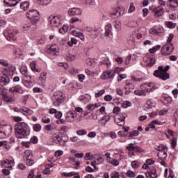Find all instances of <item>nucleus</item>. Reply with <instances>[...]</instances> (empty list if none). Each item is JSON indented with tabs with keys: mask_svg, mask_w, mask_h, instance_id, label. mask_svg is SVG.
<instances>
[{
	"mask_svg": "<svg viewBox=\"0 0 178 178\" xmlns=\"http://www.w3.org/2000/svg\"><path fill=\"white\" fill-rule=\"evenodd\" d=\"M170 66L166 65L165 68H163V66H159L157 70H155L154 72V76L155 77H159L161 80H168L170 75L169 73H168V70H169Z\"/></svg>",
	"mask_w": 178,
	"mask_h": 178,
	"instance_id": "f257e3e1",
	"label": "nucleus"
},
{
	"mask_svg": "<svg viewBox=\"0 0 178 178\" xmlns=\"http://www.w3.org/2000/svg\"><path fill=\"white\" fill-rule=\"evenodd\" d=\"M15 130L18 138H24L27 136V124L24 122H18L15 127Z\"/></svg>",
	"mask_w": 178,
	"mask_h": 178,
	"instance_id": "f03ea898",
	"label": "nucleus"
},
{
	"mask_svg": "<svg viewBox=\"0 0 178 178\" xmlns=\"http://www.w3.org/2000/svg\"><path fill=\"white\" fill-rule=\"evenodd\" d=\"M120 71V68L116 67L114 70H108L107 71H104L102 75L101 79L102 80H108V79H112L113 77H115V75L116 73H119Z\"/></svg>",
	"mask_w": 178,
	"mask_h": 178,
	"instance_id": "7ed1b4c3",
	"label": "nucleus"
},
{
	"mask_svg": "<svg viewBox=\"0 0 178 178\" xmlns=\"http://www.w3.org/2000/svg\"><path fill=\"white\" fill-rule=\"evenodd\" d=\"M26 17L31 19L33 24H36L40 21V13L35 10H29L26 13Z\"/></svg>",
	"mask_w": 178,
	"mask_h": 178,
	"instance_id": "20e7f679",
	"label": "nucleus"
},
{
	"mask_svg": "<svg viewBox=\"0 0 178 178\" xmlns=\"http://www.w3.org/2000/svg\"><path fill=\"white\" fill-rule=\"evenodd\" d=\"M55 106H59L60 104L65 102V97L63 94L60 92H56L51 97Z\"/></svg>",
	"mask_w": 178,
	"mask_h": 178,
	"instance_id": "39448f33",
	"label": "nucleus"
},
{
	"mask_svg": "<svg viewBox=\"0 0 178 178\" xmlns=\"http://www.w3.org/2000/svg\"><path fill=\"white\" fill-rule=\"evenodd\" d=\"M175 51V46L173 44H165L161 48V52L164 56H168Z\"/></svg>",
	"mask_w": 178,
	"mask_h": 178,
	"instance_id": "423d86ee",
	"label": "nucleus"
},
{
	"mask_svg": "<svg viewBox=\"0 0 178 178\" xmlns=\"http://www.w3.org/2000/svg\"><path fill=\"white\" fill-rule=\"evenodd\" d=\"M50 24L54 27H59L62 24V18L60 16L50 17Z\"/></svg>",
	"mask_w": 178,
	"mask_h": 178,
	"instance_id": "0eeeda50",
	"label": "nucleus"
},
{
	"mask_svg": "<svg viewBox=\"0 0 178 178\" xmlns=\"http://www.w3.org/2000/svg\"><path fill=\"white\" fill-rule=\"evenodd\" d=\"M77 117V113L74 111H70L67 112L65 120L69 122H74V118Z\"/></svg>",
	"mask_w": 178,
	"mask_h": 178,
	"instance_id": "6e6552de",
	"label": "nucleus"
},
{
	"mask_svg": "<svg viewBox=\"0 0 178 178\" xmlns=\"http://www.w3.org/2000/svg\"><path fill=\"white\" fill-rule=\"evenodd\" d=\"M47 52L49 54V55H58L59 52V47L56 44H53L47 50Z\"/></svg>",
	"mask_w": 178,
	"mask_h": 178,
	"instance_id": "1a4fd4ad",
	"label": "nucleus"
},
{
	"mask_svg": "<svg viewBox=\"0 0 178 178\" xmlns=\"http://www.w3.org/2000/svg\"><path fill=\"white\" fill-rule=\"evenodd\" d=\"M10 83V78L9 76L6 74H3V76H0V86L3 87L4 86H8Z\"/></svg>",
	"mask_w": 178,
	"mask_h": 178,
	"instance_id": "9d476101",
	"label": "nucleus"
},
{
	"mask_svg": "<svg viewBox=\"0 0 178 178\" xmlns=\"http://www.w3.org/2000/svg\"><path fill=\"white\" fill-rule=\"evenodd\" d=\"M124 88H125L124 94L126 95H129V94H130V92H133V90H134V84H133V83L131 82L126 81Z\"/></svg>",
	"mask_w": 178,
	"mask_h": 178,
	"instance_id": "9b49d317",
	"label": "nucleus"
},
{
	"mask_svg": "<svg viewBox=\"0 0 178 178\" xmlns=\"http://www.w3.org/2000/svg\"><path fill=\"white\" fill-rule=\"evenodd\" d=\"M126 118H127V114L124 113L122 114V117L119 118L116 117L115 118V122L118 125V126H124V120H126Z\"/></svg>",
	"mask_w": 178,
	"mask_h": 178,
	"instance_id": "f8f14e48",
	"label": "nucleus"
},
{
	"mask_svg": "<svg viewBox=\"0 0 178 178\" xmlns=\"http://www.w3.org/2000/svg\"><path fill=\"white\" fill-rule=\"evenodd\" d=\"M69 16H79L81 15V9L79 8H72L68 10Z\"/></svg>",
	"mask_w": 178,
	"mask_h": 178,
	"instance_id": "ddd939ff",
	"label": "nucleus"
},
{
	"mask_svg": "<svg viewBox=\"0 0 178 178\" xmlns=\"http://www.w3.org/2000/svg\"><path fill=\"white\" fill-rule=\"evenodd\" d=\"M141 87H144L145 88V90L147 92H151L152 90H155L156 86L154 83H146L143 85H141Z\"/></svg>",
	"mask_w": 178,
	"mask_h": 178,
	"instance_id": "4468645a",
	"label": "nucleus"
},
{
	"mask_svg": "<svg viewBox=\"0 0 178 178\" xmlns=\"http://www.w3.org/2000/svg\"><path fill=\"white\" fill-rule=\"evenodd\" d=\"M165 12V10H163V8L162 7H157L153 10V13L154 14L155 17H160V16H162Z\"/></svg>",
	"mask_w": 178,
	"mask_h": 178,
	"instance_id": "2eb2a0df",
	"label": "nucleus"
},
{
	"mask_svg": "<svg viewBox=\"0 0 178 178\" xmlns=\"http://www.w3.org/2000/svg\"><path fill=\"white\" fill-rule=\"evenodd\" d=\"M145 62L146 63V66L151 67V66H154L155 65L156 60L154 56H149L145 59Z\"/></svg>",
	"mask_w": 178,
	"mask_h": 178,
	"instance_id": "dca6fc26",
	"label": "nucleus"
},
{
	"mask_svg": "<svg viewBox=\"0 0 178 178\" xmlns=\"http://www.w3.org/2000/svg\"><path fill=\"white\" fill-rule=\"evenodd\" d=\"M31 79H33L32 76H26L24 77V82L26 87H31V84H33V81H34L31 80Z\"/></svg>",
	"mask_w": 178,
	"mask_h": 178,
	"instance_id": "f3484780",
	"label": "nucleus"
},
{
	"mask_svg": "<svg viewBox=\"0 0 178 178\" xmlns=\"http://www.w3.org/2000/svg\"><path fill=\"white\" fill-rule=\"evenodd\" d=\"M157 156L161 161H164V159H166V158H168V153L165 152V149H161L159 152Z\"/></svg>",
	"mask_w": 178,
	"mask_h": 178,
	"instance_id": "a211bd4d",
	"label": "nucleus"
},
{
	"mask_svg": "<svg viewBox=\"0 0 178 178\" xmlns=\"http://www.w3.org/2000/svg\"><path fill=\"white\" fill-rule=\"evenodd\" d=\"M20 113H23L24 115H33V110L27 108V107H22V108H20Z\"/></svg>",
	"mask_w": 178,
	"mask_h": 178,
	"instance_id": "6ab92c4d",
	"label": "nucleus"
},
{
	"mask_svg": "<svg viewBox=\"0 0 178 178\" xmlns=\"http://www.w3.org/2000/svg\"><path fill=\"white\" fill-rule=\"evenodd\" d=\"M104 35L106 37H109V35H112V25L108 24L105 27V33Z\"/></svg>",
	"mask_w": 178,
	"mask_h": 178,
	"instance_id": "aec40b11",
	"label": "nucleus"
},
{
	"mask_svg": "<svg viewBox=\"0 0 178 178\" xmlns=\"http://www.w3.org/2000/svg\"><path fill=\"white\" fill-rule=\"evenodd\" d=\"M3 97L5 102H15V97L7 95L6 93H3Z\"/></svg>",
	"mask_w": 178,
	"mask_h": 178,
	"instance_id": "412c9836",
	"label": "nucleus"
},
{
	"mask_svg": "<svg viewBox=\"0 0 178 178\" xmlns=\"http://www.w3.org/2000/svg\"><path fill=\"white\" fill-rule=\"evenodd\" d=\"M68 140L69 138L67 136L61 135L60 140H58V144H60V145H65V144L67 143Z\"/></svg>",
	"mask_w": 178,
	"mask_h": 178,
	"instance_id": "4be33fe9",
	"label": "nucleus"
},
{
	"mask_svg": "<svg viewBox=\"0 0 178 178\" xmlns=\"http://www.w3.org/2000/svg\"><path fill=\"white\" fill-rule=\"evenodd\" d=\"M33 159V152L31 150H26L24 156V161H26L27 159Z\"/></svg>",
	"mask_w": 178,
	"mask_h": 178,
	"instance_id": "5701e85b",
	"label": "nucleus"
},
{
	"mask_svg": "<svg viewBox=\"0 0 178 178\" xmlns=\"http://www.w3.org/2000/svg\"><path fill=\"white\" fill-rule=\"evenodd\" d=\"M13 163V162L12 161V160H8L6 159L4 160V161L1 163V165H3V166H4V168H12V164Z\"/></svg>",
	"mask_w": 178,
	"mask_h": 178,
	"instance_id": "b1692460",
	"label": "nucleus"
},
{
	"mask_svg": "<svg viewBox=\"0 0 178 178\" xmlns=\"http://www.w3.org/2000/svg\"><path fill=\"white\" fill-rule=\"evenodd\" d=\"M61 135L54 134L51 136V139L53 143H55V144H59V140L60 139Z\"/></svg>",
	"mask_w": 178,
	"mask_h": 178,
	"instance_id": "393cba45",
	"label": "nucleus"
},
{
	"mask_svg": "<svg viewBox=\"0 0 178 178\" xmlns=\"http://www.w3.org/2000/svg\"><path fill=\"white\" fill-rule=\"evenodd\" d=\"M99 34V29H97V28H95L92 30V32H91V34H90V36L92 38H97V37H98Z\"/></svg>",
	"mask_w": 178,
	"mask_h": 178,
	"instance_id": "a878e982",
	"label": "nucleus"
},
{
	"mask_svg": "<svg viewBox=\"0 0 178 178\" xmlns=\"http://www.w3.org/2000/svg\"><path fill=\"white\" fill-rule=\"evenodd\" d=\"M110 17L112 19H118V17H120V13L118 12V10H115L113 12H111L109 13Z\"/></svg>",
	"mask_w": 178,
	"mask_h": 178,
	"instance_id": "bb28decb",
	"label": "nucleus"
},
{
	"mask_svg": "<svg viewBox=\"0 0 178 178\" xmlns=\"http://www.w3.org/2000/svg\"><path fill=\"white\" fill-rule=\"evenodd\" d=\"M148 172L152 174V178L158 177V175H156V169L155 167H151Z\"/></svg>",
	"mask_w": 178,
	"mask_h": 178,
	"instance_id": "cd10ccee",
	"label": "nucleus"
},
{
	"mask_svg": "<svg viewBox=\"0 0 178 178\" xmlns=\"http://www.w3.org/2000/svg\"><path fill=\"white\" fill-rule=\"evenodd\" d=\"M6 38L8 41H10V40H15V33L12 31H8L7 32V37H6Z\"/></svg>",
	"mask_w": 178,
	"mask_h": 178,
	"instance_id": "c85d7f7f",
	"label": "nucleus"
},
{
	"mask_svg": "<svg viewBox=\"0 0 178 178\" xmlns=\"http://www.w3.org/2000/svg\"><path fill=\"white\" fill-rule=\"evenodd\" d=\"M66 59L68 62H72L73 60H76V56L73 55L70 53L66 54Z\"/></svg>",
	"mask_w": 178,
	"mask_h": 178,
	"instance_id": "c756f323",
	"label": "nucleus"
},
{
	"mask_svg": "<svg viewBox=\"0 0 178 178\" xmlns=\"http://www.w3.org/2000/svg\"><path fill=\"white\" fill-rule=\"evenodd\" d=\"M31 69L33 70V72H36L37 73H40L41 71H40L38 69H37V63L35 61H33L30 63Z\"/></svg>",
	"mask_w": 178,
	"mask_h": 178,
	"instance_id": "7c9ffc66",
	"label": "nucleus"
},
{
	"mask_svg": "<svg viewBox=\"0 0 178 178\" xmlns=\"http://www.w3.org/2000/svg\"><path fill=\"white\" fill-rule=\"evenodd\" d=\"M29 6H30V3H29V1H24L21 3L20 4V8L21 9H23V10H27Z\"/></svg>",
	"mask_w": 178,
	"mask_h": 178,
	"instance_id": "2f4dec72",
	"label": "nucleus"
},
{
	"mask_svg": "<svg viewBox=\"0 0 178 178\" xmlns=\"http://www.w3.org/2000/svg\"><path fill=\"white\" fill-rule=\"evenodd\" d=\"M32 24H33V23H31V22L24 24L22 26L24 31H29V30H30V29H31Z\"/></svg>",
	"mask_w": 178,
	"mask_h": 178,
	"instance_id": "473e14b6",
	"label": "nucleus"
},
{
	"mask_svg": "<svg viewBox=\"0 0 178 178\" xmlns=\"http://www.w3.org/2000/svg\"><path fill=\"white\" fill-rule=\"evenodd\" d=\"M170 8H177L178 0H168Z\"/></svg>",
	"mask_w": 178,
	"mask_h": 178,
	"instance_id": "72a5a7b5",
	"label": "nucleus"
},
{
	"mask_svg": "<svg viewBox=\"0 0 178 178\" xmlns=\"http://www.w3.org/2000/svg\"><path fill=\"white\" fill-rule=\"evenodd\" d=\"M135 95H143V97H145L147 95V93L145 92V90H136L134 91Z\"/></svg>",
	"mask_w": 178,
	"mask_h": 178,
	"instance_id": "f704fd0d",
	"label": "nucleus"
},
{
	"mask_svg": "<svg viewBox=\"0 0 178 178\" xmlns=\"http://www.w3.org/2000/svg\"><path fill=\"white\" fill-rule=\"evenodd\" d=\"M108 162L113 165V166H118L119 165V161L118 159L110 158Z\"/></svg>",
	"mask_w": 178,
	"mask_h": 178,
	"instance_id": "c9c22d12",
	"label": "nucleus"
},
{
	"mask_svg": "<svg viewBox=\"0 0 178 178\" xmlns=\"http://www.w3.org/2000/svg\"><path fill=\"white\" fill-rule=\"evenodd\" d=\"M161 49V45L158 44L156 46H154L152 49H149V52L151 54H155L156 51H159Z\"/></svg>",
	"mask_w": 178,
	"mask_h": 178,
	"instance_id": "e433bc0d",
	"label": "nucleus"
},
{
	"mask_svg": "<svg viewBox=\"0 0 178 178\" xmlns=\"http://www.w3.org/2000/svg\"><path fill=\"white\" fill-rule=\"evenodd\" d=\"M67 30H69V26L64 25L62 28L59 29V33H60V34H65V33H66Z\"/></svg>",
	"mask_w": 178,
	"mask_h": 178,
	"instance_id": "4c0bfd02",
	"label": "nucleus"
},
{
	"mask_svg": "<svg viewBox=\"0 0 178 178\" xmlns=\"http://www.w3.org/2000/svg\"><path fill=\"white\" fill-rule=\"evenodd\" d=\"M19 2H20V0H9V2L6 3L10 5V6H16V4Z\"/></svg>",
	"mask_w": 178,
	"mask_h": 178,
	"instance_id": "58836bf2",
	"label": "nucleus"
},
{
	"mask_svg": "<svg viewBox=\"0 0 178 178\" xmlns=\"http://www.w3.org/2000/svg\"><path fill=\"white\" fill-rule=\"evenodd\" d=\"M15 91L16 92H19V94H23V92H24V90H23V88L20 85H17L15 86Z\"/></svg>",
	"mask_w": 178,
	"mask_h": 178,
	"instance_id": "ea45409f",
	"label": "nucleus"
},
{
	"mask_svg": "<svg viewBox=\"0 0 178 178\" xmlns=\"http://www.w3.org/2000/svg\"><path fill=\"white\" fill-rule=\"evenodd\" d=\"M150 34H152L153 35H159V31L155 28H152L149 30Z\"/></svg>",
	"mask_w": 178,
	"mask_h": 178,
	"instance_id": "a19ab883",
	"label": "nucleus"
},
{
	"mask_svg": "<svg viewBox=\"0 0 178 178\" xmlns=\"http://www.w3.org/2000/svg\"><path fill=\"white\" fill-rule=\"evenodd\" d=\"M51 2V0H38L39 5H48Z\"/></svg>",
	"mask_w": 178,
	"mask_h": 178,
	"instance_id": "79ce46f5",
	"label": "nucleus"
},
{
	"mask_svg": "<svg viewBox=\"0 0 178 178\" xmlns=\"http://www.w3.org/2000/svg\"><path fill=\"white\" fill-rule=\"evenodd\" d=\"M126 175L127 176V177H136V173L131 170H128L126 173Z\"/></svg>",
	"mask_w": 178,
	"mask_h": 178,
	"instance_id": "37998d69",
	"label": "nucleus"
},
{
	"mask_svg": "<svg viewBox=\"0 0 178 178\" xmlns=\"http://www.w3.org/2000/svg\"><path fill=\"white\" fill-rule=\"evenodd\" d=\"M131 106V103L129 101L124 102L122 103V108L127 109V108Z\"/></svg>",
	"mask_w": 178,
	"mask_h": 178,
	"instance_id": "c03bdc74",
	"label": "nucleus"
},
{
	"mask_svg": "<svg viewBox=\"0 0 178 178\" xmlns=\"http://www.w3.org/2000/svg\"><path fill=\"white\" fill-rule=\"evenodd\" d=\"M105 94V90L102 89L97 93H95V98H99L101 95H104Z\"/></svg>",
	"mask_w": 178,
	"mask_h": 178,
	"instance_id": "a18cd8bd",
	"label": "nucleus"
},
{
	"mask_svg": "<svg viewBox=\"0 0 178 178\" xmlns=\"http://www.w3.org/2000/svg\"><path fill=\"white\" fill-rule=\"evenodd\" d=\"M136 10V7L134 6V3H130L129 8L128 10L129 13H133Z\"/></svg>",
	"mask_w": 178,
	"mask_h": 178,
	"instance_id": "49530a36",
	"label": "nucleus"
},
{
	"mask_svg": "<svg viewBox=\"0 0 178 178\" xmlns=\"http://www.w3.org/2000/svg\"><path fill=\"white\" fill-rule=\"evenodd\" d=\"M34 131H41V124H35L33 126Z\"/></svg>",
	"mask_w": 178,
	"mask_h": 178,
	"instance_id": "de8ad7c7",
	"label": "nucleus"
},
{
	"mask_svg": "<svg viewBox=\"0 0 178 178\" xmlns=\"http://www.w3.org/2000/svg\"><path fill=\"white\" fill-rule=\"evenodd\" d=\"M105 120V122H102L103 124H106L109 120H111V116L110 115H106L104 116L102 118V122H104Z\"/></svg>",
	"mask_w": 178,
	"mask_h": 178,
	"instance_id": "09e8293b",
	"label": "nucleus"
},
{
	"mask_svg": "<svg viewBox=\"0 0 178 178\" xmlns=\"http://www.w3.org/2000/svg\"><path fill=\"white\" fill-rule=\"evenodd\" d=\"M76 134H78V136H86L87 131L86 129L78 130L76 131Z\"/></svg>",
	"mask_w": 178,
	"mask_h": 178,
	"instance_id": "8fccbe9b",
	"label": "nucleus"
},
{
	"mask_svg": "<svg viewBox=\"0 0 178 178\" xmlns=\"http://www.w3.org/2000/svg\"><path fill=\"white\" fill-rule=\"evenodd\" d=\"M20 72H21L22 74H23V76H24V77H26V76H30V75L27 74V67H22L20 69Z\"/></svg>",
	"mask_w": 178,
	"mask_h": 178,
	"instance_id": "3c124183",
	"label": "nucleus"
},
{
	"mask_svg": "<svg viewBox=\"0 0 178 178\" xmlns=\"http://www.w3.org/2000/svg\"><path fill=\"white\" fill-rule=\"evenodd\" d=\"M24 161L28 166H32V165H34V160H33V159H28Z\"/></svg>",
	"mask_w": 178,
	"mask_h": 178,
	"instance_id": "603ef678",
	"label": "nucleus"
},
{
	"mask_svg": "<svg viewBox=\"0 0 178 178\" xmlns=\"http://www.w3.org/2000/svg\"><path fill=\"white\" fill-rule=\"evenodd\" d=\"M134 143H129L127 147V149L128 151H134Z\"/></svg>",
	"mask_w": 178,
	"mask_h": 178,
	"instance_id": "864d4df0",
	"label": "nucleus"
},
{
	"mask_svg": "<svg viewBox=\"0 0 178 178\" xmlns=\"http://www.w3.org/2000/svg\"><path fill=\"white\" fill-rule=\"evenodd\" d=\"M131 60V54H129L124 60L125 65H130Z\"/></svg>",
	"mask_w": 178,
	"mask_h": 178,
	"instance_id": "5fc2aeb1",
	"label": "nucleus"
},
{
	"mask_svg": "<svg viewBox=\"0 0 178 178\" xmlns=\"http://www.w3.org/2000/svg\"><path fill=\"white\" fill-rule=\"evenodd\" d=\"M140 135V131H133L132 133L129 134V137H137V136Z\"/></svg>",
	"mask_w": 178,
	"mask_h": 178,
	"instance_id": "6e6d98bb",
	"label": "nucleus"
},
{
	"mask_svg": "<svg viewBox=\"0 0 178 178\" xmlns=\"http://www.w3.org/2000/svg\"><path fill=\"white\" fill-rule=\"evenodd\" d=\"M167 26L169 27V29H175L176 27V24L172 22H166Z\"/></svg>",
	"mask_w": 178,
	"mask_h": 178,
	"instance_id": "4d7b16f0",
	"label": "nucleus"
},
{
	"mask_svg": "<svg viewBox=\"0 0 178 178\" xmlns=\"http://www.w3.org/2000/svg\"><path fill=\"white\" fill-rule=\"evenodd\" d=\"M131 166L134 168H137L138 166H140V163L137 161H134L131 162Z\"/></svg>",
	"mask_w": 178,
	"mask_h": 178,
	"instance_id": "13d9d810",
	"label": "nucleus"
},
{
	"mask_svg": "<svg viewBox=\"0 0 178 178\" xmlns=\"http://www.w3.org/2000/svg\"><path fill=\"white\" fill-rule=\"evenodd\" d=\"M115 60L118 65H122V63H123V58L122 57H117L115 58Z\"/></svg>",
	"mask_w": 178,
	"mask_h": 178,
	"instance_id": "bf43d9fd",
	"label": "nucleus"
},
{
	"mask_svg": "<svg viewBox=\"0 0 178 178\" xmlns=\"http://www.w3.org/2000/svg\"><path fill=\"white\" fill-rule=\"evenodd\" d=\"M86 108L88 109V111H92L94 109H95V104H89Z\"/></svg>",
	"mask_w": 178,
	"mask_h": 178,
	"instance_id": "052dcab7",
	"label": "nucleus"
},
{
	"mask_svg": "<svg viewBox=\"0 0 178 178\" xmlns=\"http://www.w3.org/2000/svg\"><path fill=\"white\" fill-rule=\"evenodd\" d=\"M173 37H174V35L172 33H170L169 35V37L167 40V44H172L171 42H172V40H173Z\"/></svg>",
	"mask_w": 178,
	"mask_h": 178,
	"instance_id": "680f3d73",
	"label": "nucleus"
},
{
	"mask_svg": "<svg viewBox=\"0 0 178 178\" xmlns=\"http://www.w3.org/2000/svg\"><path fill=\"white\" fill-rule=\"evenodd\" d=\"M0 65H2L3 66H8L9 63H8V61L6 60H0Z\"/></svg>",
	"mask_w": 178,
	"mask_h": 178,
	"instance_id": "e2e57ef3",
	"label": "nucleus"
},
{
	"mask_svg": "<svg viewBox=\"0 0 178 178\" xmlns=\"http://www.w3.org/2000/svg\"><path fill=\"white\" fill-rule=\"evenodd\" d=\"M134 151H135V152H143V149L139 146H135Z\"/></svg>",
	"mask_w": 178,
	"mask_h": 178,
	"instance_id": "0e129e2a",
	"label": "nucleus"
},
{
	"mask_svg": "<svg viewBox=\"0 0 178 178\" xmlns=\"http://www.w3.org/2000/svg\"><path fill=\"white\" fill-rule=\"evenodd\" d=\"M119 177H120V175L118 172H115L111 174V178H119Z\"/></svg>",
	"mask_w": 178,
	"mask_h": 178,
	"instance_id": "69168bd1",
	"label": "nucleus"
},
{
	"mask_svg": "<svg viewBox=\"0 0 178 178\" xmlns=\"http://www.w3.org/2000/svg\"><path fill=\"white\" fill-rule=\"evenodd\" d=\"M34 176H35L34 175V170H31L28 175V178H34Z\"/></svg>",
	"mask_w": 178,
	"mask_h": 178,
	"instance_id": "338daca9",
	"label": "nucleus"
},
{
	"mask_svg": "<svg viewBox=\"0 0 178 178\" xmlns=\"http://www.w3.org/2000/svg\"><path fill=\"white\" fill-rule=\"evenodd\" d=\"M33 92H42V89L38 87H35V88H33Z\"/></svg>",
	"mask_w": 178,
	"mask_h": 178,
	"instance_id": "774afa93",
	"label": "nucleus"
}]
</instances>
